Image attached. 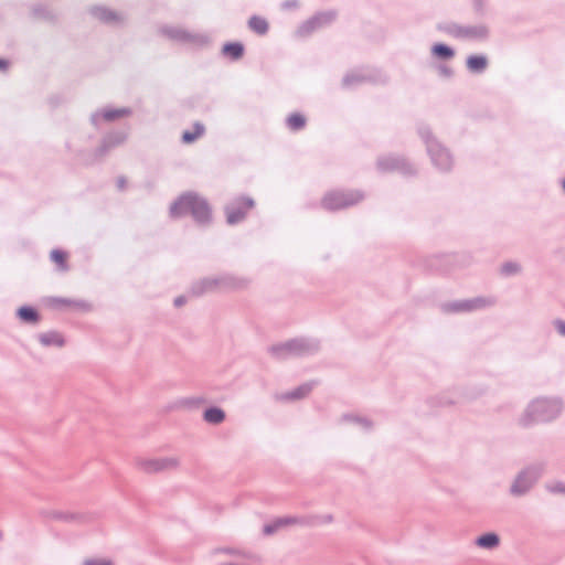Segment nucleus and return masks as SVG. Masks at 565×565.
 I'll return each mask as SVG.
<instances>
[{
	"label": "nucleus",
	"mask_w": 565,
	"mask_h": 565,
	"mask_svg": "<svg viewBox=\"0 0 565 565\" xmlns=\"http://www.w3.org/2000/svg\"><path fill=\"white\" fill-rule=\"evenodd\" d=\"M563 189H564V191H565V180L563 181Z\"/></svg>",
	"instance_id": "33"
},
{
	"label": "nucleus",
	"mask_w": 565,
	"mask_h": 565,
	"mask_svg": "<svg viewBox=\"0 0 565 565\" xmlns=\"http://www.w3.org/2000/svg\"><path fill=\"white\" fill-rule=\"evenodd\" d=\"M487 65L488 60L483 55H471L467 58V67L473 73L484 71Z\"/></svg>",
	"instance_id": "10"
},
{
	"label": "nucleus",
	"mask_w": 565,
	"mask_h": 565,
	"mask_svg": "<svg viewBox=\"0 0 565 565\" xmlns=\"http://www.w3.org/2000/svg\"><path fill=\"white\" fill-rule=\"evenodd\" d=\"M523 479H524V477H520V478L516 480V482H515V484H514V487H513V491H514L515 493H521L522 491H524V490H525V488H522V489H520V488H519V487H520V484H521V482L523 481Z\"/></svg>",
	"instance_id": "26"
},
{
	"label": "nucleus",
	"mask_w": 565,
	"mask_h": 565,
	"mask_svg": "<svg viewBox=\"0 0 565 565\" xmlns=\"http://www.w3.org/2000/svg\"><path fill=\"white\" fill-rule=\"evenodd\" d=\"M31 14L35 20L54 23L57 20V13L47 4L36 3L31 9Z\"/></svg>",
	"instance_id": "7"
},
{
	"label": "nucleus",
	"mask_w": 565,
	"mask_h": 565,
	"mask_svg": "<svg viewBox=\"0 0 565 565\" xmlns=\"http://www.w3.org/2000/svg\"><path fill=\"white\" fill-rule=\"evenodd\" d=\"M19 316L25 321H35L36 312L32 308L23 307L19 310Z\"/></svg>",
	"instance_id": "21"
},
{
	"label": "nucleus",
	"mask_w": 565,
	"mask_h": 565,
	"mask_svg": "<svg viewBox=\"0 0 565 565\" xmlns=\"http://www.w3.org/2000/svg\"><path fill=\"white\" fill-rule=\"evenodd\" d=\"M284 522L281 520L275 522L273 525H267L265 527V533L270 534L274 532V530L278 526H280Z\"/></svg>",
	"instance_id": "25"
},
{
	"label": "nucleus",
	"mask_w": 565,
	"mask_h": 565,
	"mask_svg": "<svg viewBox=\"0 0 565 565\" xmlns=\"http://www.w3.org/2000/svg\"><path fill=\"white\" fill-rule=\"evenodd\" d=\"M337 18L338 12L335 10L319 11L300 24L298 33L302 35L324 31L335 22Z\"/></svg>",
	"instance_id": "2"
},
{
	"label": "nucleus",
	"mask_w": 565,
	"mask_h": 565,
	"mask_svg": "<svg viewBox=\"0 0 565 565\" xmlns=\"http://www.w3.org/2000/svg\"><path fill=\"white\" fill-rule=\"evenodd\" d=\"M433 53L439 58H450L454 55L452 50L445 44H437L433 47Z\"/></svg>",
	"instance_id": "19"
},
{
	"label": "nucleus",
	"mask_w": 565,
	"mask_h": 565,
	"mask_svg": "<svg viewBox=\"0 0 565 565\" xmlns=\"http://www.w3.org/2000/svg\"><path fill=\"white\" fill-rule=\"evenodd\" d=\"M556 328L562 335H565V322L564 321H557Z\"/></svg>",
	"instance_id": "29"
},
{
	"label": "nucleus",
	"mask_w": 565,
	"mask_h": 565,
	"mask_svg": "<svg viewBox=\"0 0 565 565\" xmlns=\"http://www.w3.org/2000/svg\"><path fill=\"white\" fill-rule=\"evenodd\" d=\"M172 465H173V462L168 461V460H164V461L149 460V461H145L142 463V467H143V470L147 472H154V471L166 469Z\"/></svg>",
	"instance_id": "12"
},
{
	"label": "nucleus",
	"mask_w": 565,
	"mask_h": 565,
	"mask_svg": "<svg viewBox=\"0 0 565 565\" xmlns=\"http://www.w3.org/2000/svg\"><path fill=\"white\" fill-rule=\"evenodd\" d=\"M360 199L361 195L359 193L330 192L323 198L322 205L327 210L334 211L352 205Z\"/></svg>",
	"instance_id": "5"
},
{
	"label": "nucleus",
	"mask_w": 565,
	"mask_h": 565,
	"mask_svg": "<svg viewBox=\"0 0 565 565\" xmlns=\"http://www.w3.org/2000/svg\"><path fill=\"white\" fill-rule=\"evenodd\" d=\"M190 213L199 223H207L211 220V209L205 200L195 193L181 195L171 206L173 216Z\"/></svg>",
	"instance_id": "1"
},
{
	"label": "nucleus",
	"mask_w": 565,
	"mask_h": 565,
	"mask_svg": "<svg viewBox=\"0 0 565 565\" xmlns=\"http://www.w3.org/2000/svg\"><path fill=\"white\" fill-rule=\"evenodd\" d=\"M183 303H184V299H183V298H178V299H175V305H177V306H181V305H183Z\"/></svg>",
	"instance_id": "30"
},
{
	"label": "nucleus",
	"mask_w": 565,
	"mask_h": 565,
	"mask_svg": "<svg viewBox=\"0 0 565 565\" xmlns=\"http://www.w3.org/2000/svg\"><path fill=\"white\" fill-rule=\"evenodd\" d=\"M41 341L44 344H54V345H57V347H62L63 343H64L63 338L60 334H57V333L45 334V335H43L41 338Z\"/></svg>",
	"instance_id": "20"
},
{
	"label": "nucleus",
	"mask_w": 565,
	"mask_h": 565,
	"mask_svg": "<svg viewBox=\"0 0 565 565\" xmlns=\"http://www.w3.org/2000/svg\"><path fill=\"white\" fill-rule=\"evenodd\" d=\"M204 134V127L201 124H195L191 130H186L182 135L184 143H192Z\"/></svg>",
	"instance_id": "11"
},
{
	"label": "nucleus",
	"mask_w": 565,
	"mask_h": 565,
	"mask_svg": "<svg viewBox=\"0 0 565 565\" xmlns=\"http://www.w3.org/2000/svg\"><path fill=\"white\" fill-rule=\"evenodd\" d=\"M50 256L60 269L65 270L67 268V253L61 249H53Z\"/></svg>",
	"instance_id": "13"
},
{
	"label": "nucleus",
	"mask_w": 565,
	"mask_h": 565,
	"mask_svg": "<svg viewBox=\"0 0 565 565\" xmlns=\"http://www.w3.org/2000/svg\"><path fill=\"white\" fill-rule=\"evenodd\" d=\"M85 565H111V563L107 559H92L87 561Z\"/></svg>",
	"instance_id": "24"
},
{
	"label": "nucleus",
	"mask_w": 565,
	"mask_h": 565,
	"mask_svg": "<svg viewBox=\"0 0 565 565\" xmlns=\"http://www.w3.org/2000/svg\"><path fill=\"white\" fill-rule=\"evenodd\" d=\"M499 543V537L493 533L484 534L477 540V544L481 547H494Z\"/></svg>",
	"instance_id": "17"
},
{
	"label": "nucleus",
	"mask_w": 565,
	"mask_h": 565,
	"mask_svg": "<svg viewBox=\"0 0 565 565\" xmlns=\"http://www.w3.org/2000/svg\"><path fill=\"white\" fill-rule=\"evenodd\" d=\"M247 26L250 32L264 35L268 32L269 23L266 18L254 14L247 20Z\"/></svg>",
	"instance_id": "9"
},
{
	"label": "nucleus",
	"mask_w": 565,
	"mask_h": 565,
	"mask_svg": "<svg viewBox=\"0 0 565 565\" xmlns=\"http://www.w3.org/2000/svg\"><path fill=\"white\" fill-rule=\"evenodd\" d=\"M10 63L9 61L4 58H0V72H6L9 67Z\"/></svg>",
	"instance_id": "28"
},
{
	"label": "nucleus",
	"mask_w": 565,
	"mask_h": 565,
	"mask_svg": "<svg viewBox=\"0 0 565 565\" xmlns=\"http://www.w3.org/2000/svg\"><path fill=\"white\" fill-rule=\"evenodd\" d=\"M224 412L220 408H210L204 413V419L209 423L217 424L224 419Z\"/></svg>",
	"instance_id": "16"
},
{
	"label": "nucleus",
	"mask_w": 565,
	"mask_h": 565,
	"mask_svg": "<svg viewBox=\"0 0 565 565\" xmlns=\"http://www.w3.org/2000/svg\"><path fill=\"white\" fill-rule=\"evenodd\" d=\"M49 303L52 308H55V309H65V308L87 309L88 308V305L84 301H77V300H72V299L61 298V297L51 298L49 300Z\"/></svg>",
	"instance_id": "8"
},
{
	"label": "nucleus",
	"mask_w": 565,
	"mask_h": 565,
	"mask_svg": "<svg viewBox=\"0 0 565 565\" xmlns=\"http://www.w3.org/2000/svg\"><path fill=\"white\" fill-rule=\"evenodd\" d=\"M287 124L290 129L292 130H299L305 127L306 119L300 114H292L288 117Z\"/></svg>",
	"instance_id": "18"
},
{
	"label": "nucleus",
	"mask_w": 565,
	"mask_h": 565,
	"mask_svg": "<svg viewBox=\"0 0 565 565\" xmlns=\"http://www.w3.org/2000/svg\"><path fill=\"white\" fill-rule=\"evenodd\" d=\"M160 35H191L188 31L179 25L163 24L159 29Z\"/></svg>",
	"instance_id": "14"
},
{
	"label": "nucleus",
	"mask_w": 565,
	"mask_h": 565,
	"mask_svg": "<svg viewBox=\"0 0 565 565\" xmlns=\"http://www.w3.org/2000/svg\"><path fill=\"white\" fill-rule=\"evenodd\" d=\"M472 8L477 13H483L486 8V0H471Z\"/></svg>",
	"instance_id": "23"
},
{
	"label": "nucleus",
	"mask_w": 565,
	"mask_h": 565,
	"mask_svg": "<svg viewBox=\"0 0 565 565\" xmlns=\"http://www.w3.org/2000/svg\"><path fill=\"white\" fill-rule=\"evenodd\" d=\"M243 45L241 43H228L226 45H224L223 47V53L227 56H230L231 58H238L242 56L243 54Z\"/></svg>",
	"instance_id": "15"
},
{
	"label": "nucleus",
	"mask_w": 565,
	"mask_h": 565,
	"mask_svg": "<svg viewBox=\"0 0 565 565\" xmlns=\"http://www.w3.org/2000/svg\"><path fill=\"white\" fill-rule=\"evenodd\" d=\"M505 270L510 273V271H512V270H514V269H513V268H511L510 266H505Z\"/></svg>",
	"instance_id": "31"
},
{
	"label": "nucleus",
	"mask_w": 565,
	"mask_h": 565,
	"mask_svg": "<svg viewBox=\"0 0 565 565\" xmlns=\"http://www.w3.org/2000/svg\"><path fill=\"white\" fill-rule=\"evenodd\" d=\"M287 350H290V344L285 345Z\"/></svg>",
	"instance_id": "32"
},
{
	"label": "nucleus",
	"mask_w": 565,
	"mask_h": 565,
	"mask_svg": "<svg viewBox=\"0 0 565 565\" xmlns=\"http://www.w3.org/2000/svg\"><path fill=\"white\" fill-rule=\"evenodd\" d=\"M125 114L124 110H117V111H114V113H107L105 116L106 118L108 119H113V118H116V117H120Z\"/></svg>",
	"instance_id": "27"
},
{
	"label": "nucleus",
	"mask_w": 565,
	"mask_h": 565,
	"mask_svg": "<svg viewBox=\"0 0 565 565\" xmlns=\"http://www.w3.org/2000/svg\"><path fill=\"white\" fill-rule=\"evenodd\" d=\"M300 8L299 0H284L280 3V9L282 11H296Z\"/></svg>",
	"instance_id": "22"
},
{
	"label": "nucleus",
	"mask_w": 565,
	"mask_h": 565,
	"mask_svg": "<svg viewBox=\"0 0 565 565\" xmlns=\"http://www.w3.org/2000/svg\"><path fill=\"white\" fill-rule=\"evenodd\" d=\"M436 30L448 35H488L490 30L484 24L459 25L452 21L439 22Z\"/></svg>",
	"instance_id": "3"
},
{
	"label": "nucleus",
	"mask_w": 565,
	"mask_h": 565,
	"mask_svg": "<svg viewBox=\"0 0 565 565\" xmlns=\"http://www.w3.org/2000/svg\"><path fill=\"white\" fill-rule=\"evenodd\" d=\"M253 207V201L241 198L226 209L228 224H235L245 217V214Z\"/></svg>",
	"instance_id": "6"
},
{
	"label": "nucleus",
	"mask_w": 565,
	"mask_h": 565,
	"mask_svg": "<svg viewBox=\"0 0 565 565\" xmlns=\"http://www.w3.org/2000/svg\"><path fill=\"white\" fill-rule=\"evenodd\" d=\"M88 13L93 19L109 26H120L127 21L125 13L106 6H93L88 9Z\"/></svg>",
	"instance_id": "4"
}]
</instances>
